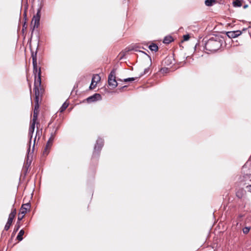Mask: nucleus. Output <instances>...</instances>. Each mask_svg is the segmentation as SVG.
Segmentation results:
<instances>
[{
  "label": "nucleus",
  "mask_w": 251,
  "mask_h": 251,
  "mask_svg": "<svg viewBox=\"0 0 251 251\" xmlns=\"http://www.w3.org/2000/svg\"><path fill=\"white\" fill-rule=\"evenodd\" d=\"M225 43L224 38L220 36H215L209 39L205 43V49L211 52L220 49Z\"/></svg>",
  "instance_id": "nucleus-1"
},
{
  "label": "nucleus",
  "mask_w": 251,
  "mask_h": 251,
  "mask_svg": "<svg viewBox=\"0 0 251 251\" xmlns=\"http://www.w3.org/2000/svg\"><path fill=\"white\" fill-rule=\"evenodd\" d=\"M36 124V121H32V123L31 124L29 130H28V137H29V148L27 150V153L26 155V162H25V167H28L32 162V153L33 152V150L34 149L35 146V140L36 136L35 137L34 140V144L32 147V150L31 151H30V144H31V139L32 138L33 134L34 131L35 129V125Z\"/></svg>",
  "instance_id": "nucleus-2"
},
{
  "label": "nucleus",
  "mask_w": 251,
  "mask_h": 251,
  "mask_svg": "<svg viewBox=\"0 0 251 251\" xmlns=\"http://www.w3.org/2000/svg\"><path fill=\"white\" fill-rule=\"evenodd\" d=\"M37 51L34 54L33 52L32 53V64H33V72L35 76V80L38 81V85H41V69L40 68H38L37 62Z\"/></svg>",
  "instance_id": "nucleus-3"
},
{
  "label": "nucleus",
  "mask_w": 251,
  "mask_h": 251,
  "mask_svg": "<svg viewBox=\"0 0 251 251\" xmlns=\"http://www.w3.org/2000/svg\"><path fill=\"white\" fill-rule=\"evenodd\" d=\"M58 127H56L55 129V131L53 132H51L50 134V138L49 139L46 147L43 151V155L44 156H47L50 152V149L51 148V147L52 146L53 141L54 140L55 135L56 134V132L57 130H58Z\"/></svg>",
  "instance_id": "nucleus-4"
},
{
  "label": "nucleus",
  "mask_w": 251,
  "mask_h": 251,
  "mask_svg": "<svg viewBox=\"0 0 251 251\" xmlns=\"http://www.w3.org/2000/svg\"><path fill=\"white\" fill-rule=\"evenodd\" d=\"M103 140L99 138L94 147V151L93 153V158L97 157L99 156L100 152L103 146Z\"/></svg>",
  "instance_id": "nucleus-5"
},
{
  "label": "nucleus",
  "mask_w": 251,
  "mask_h": 251,
  "mask_svg": "<svg viewBox=\"0 0 251 251\" xmlns=\"http://www.w3.org/2000/svg\"><path fill=\"white\" fill-rule=\"evenodd\" d=\"M108 82L109 86L115 88L118 86V83L116 80V69H113L108 75Z\"/></svg>",
  "instance_id": "nucleus-6"
},
{
  "label": "nucleus",
  "mask_w": 251,
  "mask_h": 251,
  "mask_svg": "<svg viewBox=\"0 0 251 251\" xmlns=\"http://www.w3.org/2000/svg\"><path fill=\"white\" fill-rule=\"evenodd\" d=\"M41 8L38 9L37 13L36 15H34L31 24H33L32 27V31L34 30L35 28H37L40 25V12H41Z\"/></svg>",
  "instance_id": "nucleus-7"
},
{
  "label": "nucleus",
  "mask_w": 251,
  "mask_h": 251,
  "mask_svg": "<svg viewBox=\"0 0 251 251\" xmlns=\"http://www.w3.org/2000/svg\"><path fill=\"white\" fill-rule=\"evenodd\" d=\"M101 100V96L100 94L98 93H96L86 99V100L88 103H91Z\"/></svg>",
  "instance_id": "nucleus-8"
},
{
  "label": "nucleus",
  "mask_w": 251,
  "mask_h": 251,
  "mask_svg": "<svg viewBox=\"0 0 251 251\" xmlns=\"http://www.w3.org/2000/svg\"><path fill=\"white\" fill-rule=\"evenodd\" d=\"M241 33L242 32L240 30H236L227 32L226 35L229 38H234L238 37Z\"/></svg>",
  "instance_id": "nucleus-9"
},
{
  "label": "nucleus",
  "mask_w": 251,
  "mask_h": 251,
  "mask_svg": "<svg viewBox=\"0 0 251 251\" xmlns=\"http://www.w3.org/2000/svg\"><path fill=\"white\" fill-rule=\"evenodd\" d=\"M38 85V81H36V80H35L34 82V91L35 92V101H39V98L40 97V91L39 90L38 87H40Z\"/></svg>",
  "instance_id": "nucleus-10"
},
{
  "label": "nucleus",
  "mask_w": 251,
  "mask_h": 251,
  "mask_svg": "<svg viewBox=\"0 0 251 251\" xmlns=\"http://www.w3.org/2000/svg\"><path fill=\"white\" fill-rule=\"evenodd\" d=\"M38 102H39V101H35V104L34 105V109L32 121H36V120L37 119L38 109L39 107V105Z\"/></svg>",
  "instance_id": "nucleus-11"
},
{
  "label": "nucleus",
  "mask_w": 251,
  "mask_h": 251,
  "mask_svg": "<svg viewBox=\"0 0 251 251\" xmlns=\"http://www.w3.org/2000/svg\"><path fill=\"white\" fill-rule=\"evenodd\" d=\"M31 207L30 203L29 202H27L25 204H23L22 205L21 208V213L22 214H24L25 215L26 212L27 210L28 209H29Z\"/></svg>",
  "instance_id": "nucleus-12"
},
{
  "label": "nucleus",
  "mask_w": 251,
  "mask_h": 251,
  "mask_svg": "<svg viewBox=\"0 0 251 251\" xmlns=\"http://www.w3.org/2000/svg\"><path fill=\"white\" fill-rule=\"evenodd\" d=\"M245 193L246 191L244 189H239L236 192V196L239 199H242L245 195Z\"/></svg>",
  "instance_id": "nucleus-13"
},
{
  "label": "nucleus",
  "mask_w": 251,
  "mask_h": 251,
  "mask_svg": "<svg viewBox=\"0 0 251 251\" xmlns=\"http://www.w3.org/2000/svg\"><path fill=\"white\" fill-rule=\"evenodd\" d=\"M173 41V38L171 36H166L163 39L164 44H168Z\"/></svg>",
  "instance_id": "nucleus-14"
},
{
  "label": "nucleus",
  "mask_w": 251,
  "mask_h": 251,
  "mask_svg": "<svg viewBox=\"0 0 251 251\" xmlns=\"http://www.w3.org/2000/svg\"><path fill=\"white\" fill-rule=\"evenodd\" d=\"M149 48L151 51H157L158 50V46H157V45L156 44H154V43H151L149 46Z\"/></svg>",
  "instance_id": "nucleus-15"
},
{
  "label": "nucleus",
  "mask_w": 251,
  "mask_h": 251,
  "mask_svg": "<svg viewBox=\"0 0 251 251\" xmlns=\"http://www.w3.org/2000/svg\"><path fill=\"white\" fill-rule=\"evenodd\" d=\"M24 233H25L24 230L23 229H21L19 231V232L17 236V239L20 241H22L23 239V236L24 234Z\"/></svg>",
  "instance_id": "nucleus-16"
},
{
  "label": "nucleus",
  "mask_w": 251,
  "mask_h": 251,
  "mask_svg": "<svg viewBox=\"0 0 251 251\" xmlns=\"http://www.w3.org/2000/svg\"><path fill=\"white\" fill-rule=\"evenodd\" d=\"M69 104L67 103L66 101L64 102V103L62 105L61 107L60 108L59 111L60 113L63 112L68 106Z\"/></svg>",
  "instance_id": "nucleus-17"
},
{
  "label": "nucleus",
  "mask_w": 251,
  "mask_h": 251,
  "mask_svg": "<svg viewBox=\"0 0 251 251\" xmlns=\"http://www.w3.org/2000/svg\"><path fill=\"white\" fill-rule=\"evenodd\" d=\"M204 3L206 6H211L213 4L216 3V0H205Z\"/></svg>",
  "instance_id": "nucleus-18"
},
{
  "label": "nucleus",
  "mask_w": 251,
  "mask_h": 251,
  "mask_svg": "<svg viewBox=\"0 0 251 251\" xmlns=\"http://www.w3.org/2000/svg\"><path fill=\"white\" fill-rule=\"evenodd\" d=\"M12 222L13 221H9V220H8V221L4 226V230H8L9 229V228L12 223Z\"/></svg>",
  "instance_id": "nucleus-19"
},
{
  "label": "nucleus",
  "mask_w": 251,
  "mask_h": 251,
  "mask_svg": "<svg viewBox=\"0 0 251 251\" xmlns=\"http://www.w3.org/2000/svg\"><path fill=\"white\" fill-rule=\"evenodd\" d=\"M233 4L234 6L240 7L242 5L241 1L239 0H236L233 2Z\"/></svg>",
  "instance_id": "nucleus-20"
},
{
  "label": "nucleus",
  "mask_w": 251,
  "mask_h": 251,
  "mask_svg": "<svg viewBox=\"0 0 251 251\" xmlns=\"http://www.w3.org/2000/svg\"><path fill=\"white\" fill-rule=\"evenodd\" d=\"M148 73H150V69L149 67H148L147 68H146L144 71V72L143 73H142L140 75V76L139 77H141L142 76H143L144 75H146V74H147Z\"/></svg>",
  "instance_id": "nucleus-21"
},
{
  "label": "nucleus",
  "mask_w": 251,
  "mask_h": 251,
  "mask_svg": "<svg viewBox=\"0 0 251 251\" xmlns=\"http://www.w3.org/2000/svg\"><path fill=\"white\" fill-rule=\"evenodd\" d=\"M20 227V223H18V222H17L16 225L15 226V228H14L13 232L14 233L16 232L19 230Z\"/></svg>",
  "instance_id": "nucleus-22"
},
{
  "label": "nucleus",
  "mask_w": 251,
  "mask_h": 251,
  "mask_svg": "<svg viewBox=\"0 0 251 251\" xmlns=\"http://www.w3.org/2000/svg\"><path fill=\"white\" fill-rule=\"evenodd\" d=\"M137 78L136 77H129L127 78H125L124 79V81L125 82H129V81H132L135 80V79Z\"/></svg>",
  "instance_id": "nucleus-23"
},
{
  "label": "nucleus",
  "mask_w": 251,
  "mask_h": 251,
  "mask_svg": "<svg viewBox=\"0 0 251 251\" xmlns=\"http://www.w3.org/2000/svg\"><path fill=\"white\" fill-rule=\"evenodd\" d=\"M250 227H248V226H246L245 227H244L243 229V232L244 234H247L250 231Z\"/></svg>",
  "instance_id": "nucleus-24"
},
{
  "label": "nucleus",
  "mask_w": 251,
  "mask_h": 251,
  "mask_svg": "<svg viewBox=\"0 0 251 251\" xmlns=\"http://www.w3.org/2000/svg\"><path fill=\"white\" fill-rule=\"evenodd\" d=\"M95 78V77H93L92 78V82H91V84H90V87H89V88H90V89H93V88H94V87H95V86H96V83L94 85H93L94 83L95 82V81H94V78Z\"/></svg>",
  "instance_id": "nucleus-25"
},
{
  "label": "nucleus",
  "mask_w": 251,
  "mask_h": 251,
  "mask_svg": "<svg viewBox=\"0 0 251 251\" xmlns=\"http://www.w3.org/2000/svg\"><path fill=\"white\" fill-rule=\"evenodd\" d=\"M15 217V215H13V214L10 213V214L9 215V217H8V220H9V221H13V220L14 219Z\"/></svg>",
  "instance_id": "nucleus-26"
},
{
  "label": "nucleus",
  "mask_w": 251,
  "mask_h": 251,
  "mask_svg": "<svg viewBox=\"0 0 251 251\" xmlns=\"http://www.w3.org/2000/svg\"><path fill=\"white\" fill-rule=\"evenodd\" d=\"M183 41H186L189 40L190 36L189 34L184 35L183 36Z\"/></svg>",
  "instance_id": "nucleus-27"
},
{
  "label": "nucleus",
  "mask_w": 251,
  "mask_h": 251,
  "mask_svg": "<svg viewBox=\"0 0 251 251\" xmlns=\"http://www.w3.org/2000/svg\"><path fill=\"white\" fill-rule=\"evenodd\" d=\"M248 191L251 192V185H248L246 187Z\"/></svg>",
  "instance_id": "nucleus-28"
},
{
  "label": "nucleus",
  "mask_w": 251,
  "mask_h": 251,
  "mask_svg": "<svg viewBox=\"0 0 251 251\" xmlns=\"http://www.w3.org/2000/svg\"><path fill=\"white\" fill-rule=\"evenodd\" d=\"M10 213L13 214V215H16V208H12V211Z\"/></svg>",
  "instance_id": "nucleus-29"
},
{
  "label": "nucleus",
  "mask_w": 251,
  "mask_h": 251,
  "mask_svg": "<svg viewBox=\"0 0 251 251\" xmlns=\"http://www.w3.org/2000/svg\"><path fill=\"white\" fill-rule=\"evenodd\" d=\"M24 216H25V215H23L21 217H19H19H18V222H20L21 220H22V219L23 218V217H24Z\"/></svg>",
  "instance_id": "nucleus-30"
},
{
  "label": "nucleus",
  "mask_w": 251,
  "mask_h": 251,
  "mask_svg": "<svg viewBox=\"0 0 251 251\" xmlns=\"http://www.w3.org/2000/svg\"><path fill=\"white\" fill-rule=\"evenodd\" d=\"M148 58H149V59L150 60V62H151V57L150 56H149V55H148ZM151 65V63H150V65Z\"/></svg>",
  "instance_id": "nucleus-31"
},
{
  "label": "nucleus",
  "mask_w": 251,
  "mask_h": 251,
  "mask_svg": "<svg viewBox=\"0 0 251 251\" xmlns=\"http://www.w3.org/2000/svg\"><path fill=\"white\" fill-rule=\"evenodd\" d=\"M97 77H98L97 81H99L100 80V77L98 75H97Z\"/></svg>",
  "instance_id": "nucleus-32"
},
{
  "label": "nucleus",
  "mask_w": 251,
  "mask_h": 251,
  "mask_svg": "<svg viewBox=\"0 0 251 251\" xmlns=\"http://www.w3.org/2000/svg\"><path fill=\"white\" fill-rule=\"evenodd\" d=\"M39 134V130H38V129L37 130V131H36V134Z\"/></svg>",
  "instance_id": "nucleus-33"
},
{
  "label": "nucleus",
  "mask_w": 251,
  "mask_h": 251,
  "mask_svg": "<svg viewBox=\"0 0 251 251\" xmlns=\"http://www.w3.org/2000/svg\"><path fill=\"white\" fill-rule=\"evenodd\" d=\"M248 5H245L244 6V8H245L246 7H247Z\"/></svg>",
  "instance_id": "nucleus-34"
},
{
  "label": "nucleus",
  "mask_w": 251,
  "mask_h": 251,
  "mask_svg": "<svg viewBox=\"0 0 251 251\" xmlns=\"http://www.w3.org/2000/svg\"><path fill=\"white\" fill-rule=\"evenodd\" d=\"M25 22L24 25H23V27H25Z\"/></svg>",
  "instance_id": "nucleus-35"
},
{
  "label": "nucleus",
  "mask_w": 251,
  "mask_h": 251,
  "mask_svg": "<svg viewBox=\"0 0 251 251\" xmlns=\"http://www.w3.org/2000/svg\"><path fill=\"white\" fill-rule=\"evenodd\" d=\"M168 60V59L167 58H166V60H165V62H166V61H167Z\"/></svg>",
  "instance_id": "nucleus-36"
}]
</instances>
